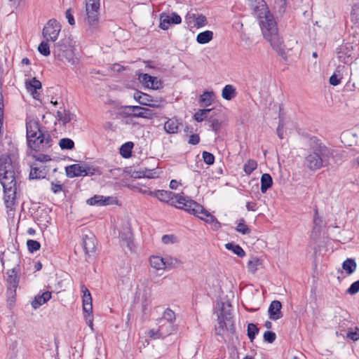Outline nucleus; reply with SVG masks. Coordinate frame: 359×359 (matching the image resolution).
<instances>
[{
    "instance_id": "obj_1",
    "label": "nucleus",
    "mask_w": 359,
    "mask_h": 359,
    "mask_svg": "<svg viewBox=\"0 0 359 359\" xmlns=\"http://www.w3.org/2000/svg\"><path fill=\"white\" fill-rule=\"evenodd\" d=\"M18 163L10 155L0 156V182L4 189V201L6 208L12 210L15 205L21 179Z\"/></svg>"
},
{
    "instance_id": "obj_2",
    "label": "nucleus",
    "mask_w": 359,
    "mask_h": 359,
    "mask_svg": "<svg viewBox=\"0 0 359 359\" xmlns=\"http://www.w3.org/2000/svg\"><path fill=\"white\" fill-rule=\"evenodd\" d=\"M308 154L304 158V165L311 171H316L330 164L334 150L327 147L317 137L309 138Z\"/></svg>"
},
{
    "instance_id": "obj_3",
    "label": "nucleus",
    "mask_w": 359,
    "mask_h": 359,
    "mask_svg": "<svg viewBox=\"0 0 359 359\" xmlns=\"http://www.w3.org/2000/svg\"><path fill=\"white\" fill-rule=\"evenodd\" d=\"M257 18L260 20L259 24L264 38L270 42L273 50L283 55L285 54L283 41L278 34L273 15L268 9L262 13V17Z\"/></svg>"
},
{
    "instance_id": "obj_4",
    "label": "nucleus",
    "mask_w": 359,
    "mask_h": 359,
    "mask_svg": "<svg viewBox=\"0 0 359 359\" xmlns=\"http://www.w3.org/2000/svg\"><path fill=\"white\" fill-rule=\"evenodd\" d=\"M218 325L215 327L216 335L224 339L225 332L231 334L236 333L235 323L231 313V305L228 304L225 305L222 303L219 314L217 316Z\"/></svg>"
},
{
    "instance_id": "obj_5",
    "label": "nucleus",
    "mask_w": 359,
    "mask_h": 359,
    "mask_svg": "<svg viewBox=\"0 0 359 359\" xmlns=\"http://www.w3.org/2000/svg\"><path fill=\"white\" fill-rule=\"evenodd\" d=\"M100 0H86V18L85 23L87 31L93 34L99 30L100 27Z\"/></svg>"
},
{
    "instance_id": "obj_6",
    "label": "nucleus",
    "mask_w": 359,
    "mask_h": 359,
    "mask_svg": "<svg viewBox=\"0 0 359 359\" xmlns=\"http://www.w3.org/2000/svg\"><path fill=\"white\" fill-rule=\"evenodd\" d=\"M53 53L55 58L63 62L74 64V54L69 38H64L54 44Z\"/></svg>"
},
{
    "instance_id": "obj_7",
    "label": "nucleus",
    "mask_w": 359,
    "mask_h": 359,
    "mask_svg": "<svg viewBox=\"0 0 359 359\" xmlns=\"http://www.w3.org/2000/svg\"><path fill=\"white\" fill-rule=\"evenodd\" d=\"M178 206L176 208L184 210L187 212L195 215L203 220V217H206L207 214H210L201 205L188 197L180 196L177 201Z\"/></svg>"
},
{
    "instance_id": "obj_8",
    "label": "nucleus",
    "mask_w": 359,
    "mask_h": 359,
    "mask_svg": "<svg viewBox=\"0 0 359 359\" xmlns=\"http://www.w3.org/2000/svg\"><path fill=\"white\" fill-rule=\"evenodd\" d=\"M27 147L35 152H46L52 146L53 140L48 133H40L38 136L27 140Z\"/></svg>"
},
{
    "instance_id": "obj_9",
    "label": "nucleus",
    "mask_w": 359,
    "mask_h": 359,
    "mask_svg": "<svg viewBox=\"0 0 359 359\" xmlns=\"http://www.w3.org/2000/svg\"><path fill=\"white\" fill-rule=\"evenodd\" d=\"M61 30V25L55 19H50L44 26L42 32L43 36L46 41H55L57 39Z\"/></svg>"
},
{
    "instance_id": "obj_10",
    "label": "nucleus",
    "mask_w": 359,
    "mask_h": 359,
    "mask_svg": "<svg viewBox=\"0 0 359 359\" xmlns=\"http://www.w3.org/2000/svg\"><path fill=\"white\" fill-rule=\"evenodd\" d=\"M149 196L155 197L158 198L160 201L168 203L171 205H174L175 201H173V199L175 198V202L177 203V201L179 197L181 196L176 194L172 191H165V190H156L154 191H149L148 193ZM176 207L177 205H175Z\"/></svg>"
},
{
    "instance_id": "obj_11",
    "label": "nucleus",
    "mask_w": 359,
    "mask_h": 359,
    "mask_svg": "<svg viewBox=\"0 0 359 359\" xmlns=\"http://www.w3.org/2000/svg\"><path fill=\"white\" fill-rule=\"evenodd\" d=\"M83 247L86 255L88 257L93 256L96 249V238L92 233L83 236Z\"/></svg>"
},
{
    "instance_id": "obj_12",
    "label": "nucleus",
    "mask_w": 359,
    "mask_h": 359,
    "mask_svg": "<svg viewBox=\"0 0 359 359\" xmlns=\"http://www.w3.org/2000/svg\"><path fill=\"white\" fill-rule=\"evenodd\" d=\"M252 14L256 17H262L263 13L268 10L264 0H248Z\"/></svg>"
},
{
    "instance_id": "obj_13",
    "label": "nucleus",
    "mask_w": 359,
    "mask_h": 359,
    "mask_svg": "<svg viewBox=\"0 0 359 359\" xmlns=\"http://www.w3.org/2000/svg\"><path fill=\"white\" fill-rule=\"evenodd\" d=\"M26 130L27 140L38 136L40 133H45L41 130L39 122L35 120H30L26 122Z\"/></svg>"
},
{
    "instance_id": "obj_14",
    "label": "nucleus",
    "mask_w": 359,
    "mask_h": 359,
    "mask_svg": "<svg viewBox=\"0 0 359 359\" xmlns=\"http://www.w3.org/2000/svg\"><path fill=\"white\" fill-rule=\"evenodd\" d=\"M282 304L278 300H273L271 302L268 313L269 318L273 320H277L283 317L281 312Z\"/></svg>"
},
{
    "instance_id": "obj_15",
    "label": "nucleus",
    "mask_w": 359,
    "mask_h": 359,
    "mask_svg": "<svg viewBox=\"0 0 359 359\" xmlns=\"http://www.w3.org/2000/svg\"><path fill=\"white\" fill-rule=\"evenodd\" d=\"M48 173L46 166L38 167L35 164L31 166V170L29 175L30 180H39L46 177Z\"/></svg>"
},
{
    "instance_id": "obj_16",
    "label": "nucleus",
    "mask_w": 359,
    "mask_h": 359,
    "mask_svg": "<svg viewBox=\"0 0 359 359\" xmlns=\"http://www.w3.org/2000/svg\"><path fill=\"white\" fill-rule=\"evenodd\" d=\"M181 121L176 117L168 118L164 123V130L168 134H175L178 133Z\"/></svg>"
},
{
    "instance_id": "obj_17",
    "label": "nucleus",
    "mask_w": 359,
    "mask_h": 359,
    "mask_svg": "<svg viewBox=\"0 0 359 359\" xmlns=\"http://www.w3.org/2000/svg\"><path fill=\"white\" fill-rule=\"evenodd\" d=\"M7 287L17 288L20 282V276L15 267L7 271Z\"/></svg>"
},
{
    "instance_id": "obj_18",
    "label": "nucleus",
    "mask_w": 359,
    "mask_h": 359,
    "mask_svg": "<svg viewBox=\"0 0 359 359\" xmlns=\"http://www.w3.org/2000/svg\"><path fill=\"white\" fill-rule=\"evenodd\" d=\"M66 175L69 178L83 176V165L73 164L65 168Z\"/></svg>"
},
{
    "instance_id": "obj_19",
    "label": "nucleus",
    "mask_w": 359,
    "mask_h": 359,
    "mask_svg": "<svg viewBox=\"0 0 359 359\" xmlns=\"http://www.w3.org/2000/svg\"><path fill=\"white\" fill-rule=\"evenodd\" d=\"M51 298V292L46 291L41 294H38L35 297L34 299L32 302V306L34 309H36L41 305L46 303Z\"/></svg>"
},
{
    "instance_id": "obj_20",
    "label": "nucleus",
    "mask_w": 359,
    "mask_h": 359,
    "mask_svg": "<svg viewBox=\"0 0 359 359\" xmlns=\"http://www.w3.org/2000/svg\"><path fill=\"white\" fill-rule=\"evenodd\" d=\"M120 238L121 245L126 246L130 250H132L133 248L134 247L132 233L130 231H128L126 233H121Z\"/></svg>"
},
{
    "instance_id": "obj_21",
    "label": "nucleus",
    "mask_w": 359,
    "mask_h": 359,
    "mask_svg": "<svg viewBox=\"0 0 359 359\" xmlns=\"http://www.w3.org/2000/svg\"><path fill=\"white\" fill-rule=\"evenodd\" d=\"M236 88L230 84L226 85L222 89V97L226 100H231L236 96Z\"/></svg>"
},
{
    "instance_id": "obj_22",
    "label": "nucleus",
    "mask_w": 359,
    "mask_h": 359,
    "mask_svg": "<svg viewBox=\"0 0 359 359\" xmlns=\"http://www.w3.org/2000/svg\"><path fill=\"white\" fill-rule=\"evenodd\" d=\"M357 268V264L354 259L348 258L342 263V269L347 275L353 274Z\"/></svg>"
},
{
    "instance_id": "obj_23",
    "label": "nucleus",
    "mask_w": 359,
    "mask_h": 359,
    "mask_svg": "<svg viewBox=\"0 0 359 359\" xmlns=\"http://www.w3.org/2000/svg\"><path fill=\"white\" fill-rule=\"evenodd\" d=\"M134 99L138 102L141 105L150 104V102H153L154 99L151 95L141 92L134 93Z\"/></svg>"
},
{
    "instance_id": "obj_24",
    "label": "nucleus",
    "mask_w": 359,
    "mask_h": 359,
    "mask_svg": "<svg viewBox=\"0 0 359 359\" xmlns=\"http://www.w3.org/2000/svg\"><path fill=\"white\" fill-rule=\"evenodd\" d=\"M273 185V179L268 173H264L261 177V191L266 193V191Z\"/></svg>"
},
{
    "instance_id": "obj_25",
    "label": "nucleus",
    "mask_w": 359,
    "mask_h": 359,
    "mask_svg": "<svg viewBox=\"0 0 359 359\" xmlns=\"http://www.w3.org/2000/svg\"><path fill=\"white\" fill-rule=\"evenodd\" d=\"M213 37V33L211 31L206 30L198 34L196 41L200 44H205L210 42Z\"/></svg>"
},
{
    "instance_id": "obj_26",
    "label": "nucleus",
    "mask_w": 359,
    "mask_h": 359,
    "mask_svg": "<svg viewBox=\"0 0 359 359\" xmlns=\"http://www.w3.org/2000/svg\"><path fill=\"white\" fill-rule=\"evenodd\" d=\"M164 260H166L164 257L153 256L150 258V264L157 270L163 269L166 268V264H165Z\"/></svg>"
},
{
    "instance_id": "obj_27",
    "label": "nucleus",
    "mask_w": 359,
    "mask_h": 359,
    "mask_svg": "<svg viewBox=\"0 0 359 359\" xmlns=\"http://www.w3.org/2000/svg\"><path fill=\"white\" fill-rule=\"evenodd\" d=\"M133 146L134 144L132 142H127L122 144L120 148L121 155L125 158L130 157L132 155V149Z\"/></svg>"
},
{
    "instance_id": "obj_28",
    "label": "nucleus",
    "mask_w": 359,
    "mask_h": 359,
    "mask_svg": "<svg viewBox=\"0 0 359 359\" xmlns=\"http://www.w3.org/2000/svg\"><path fill=\"white\" fill-rule=\"evenodd\" d=\"M225 247L227 250L233 252V253L239 257H243L245 255V251L239 245L228 243L225 245Z\"/></svg>"
},
{
    "instance_id": "obj_29",
    "label": "nucleus",
    "mask_w": 359,
    "mask_h": 359,
    "mask_svg": "<svg viewBox=\"0 0 359 359\" xmlns=\"http://www.w3.org/2000/svg\"><path fill=\"white\" fill-rule=\"evenodd\" d=\"M27 88L33 95L38 89H41L42 86L41 83L37 80L35 77L32 78L29 81L26 82Z\"/></svg>"
},
{
    "instance_id": "obj_30",
    "label": "nucleus",
    "mask_w": 359,
    "mask_h": 359,
    "mask_svg": "<svg viewBox=\"0 0 359 359\" xmlns=\"http://www.w3.org/2000/svg\"><path fill=\"white\" fill-rule=\"evenodd\" d=\"M16 289L15 287H7L6 297L9 308H11L15 302Z\"/></svg>"
},
{
    "instance_id": "obj_31",
    "label": "nucleus",
    "mask_w": 359,
    "mask_h": 359,
    "mask_svg": "<svg viewBox=\"0 0 359 359\" xmlns=\"http://www.w3.org/2000/svg\"><path fill=\"white\" fill-rule=\"evenodd\" d=\"M259 329L257 325L254 323H249L248 325L247 334L250 341L252 342L255 339L256 335L259 333Z\"/></svg>"
},
{
    "instance_id": "obj_32",
    "label": "nucleus",
    "mask_w": 359,
    "mask_h": 359,
    "mask_svg": "<svg viewBox=\"0 0 359 359\" xmlns=\"http://www.w3.org/2000/svg\"><path fill=\"white\" fill-rule=\"evenodd\" d=\"M212 109H199L194 114V118L197 122H202L208 118V114L212 111Z\"/></svg>"
},
{
    "instance_id": "obj_33",
    "label": "nucleus",
    "mask_w": 359,
    "mask_h": 359,
    "mask_svg": "<svg viewBox=\"0 0 359 359\" xmlns=\"http://www.w3.org/2000/svg\"><path fill=\"white\" fill-rule=\"evenodd\" d=\"M257 168V163L254 159H249L243 165V170L246 175H250Z\"/></svg>"
},
{
    "instance_id": "obj_34",
    "label": "nucleus",
    "mask_w": 359,
    "mask_h": 359,
    "mask_svg": "<svg viewBox=\"0 0 359 359\" xmlns=\"http://www.w3.org/2000/svg\"><path fill=\"white\" fill-rule=\"evenodd\" d=\"M59 146L63 150H72L74 148V142L72 139L65 137L60 140Z\"/></svg>"
},
{
    "instance_id": "obj_35",
    "label": "nucleus",
    "mask_w": 359,
    "mask_h": 359,
    "mask_svg": "<svg viewBox=\"0 0 359 359\" xmlns=\"http://www.w3.org/2000/svg\"><path fill=\"white\" fill-rule=\"evenodd\" d=\"M170 15L165 13H163L160 15V25L159 27L163 30H167L171 24Z\"/></svg>"
},
{
    "instance_id": "obj_36",
    "label": "nucleus",
    "mask_w": 359,
    "mask_h": 359,
    "mask_svg": "<svg viewBox=\"0 0 359 359\" xmlns=\"http://www.w3.org/2000/svg\"><path fill=\"white\" fill-rule=\"evenodd\" d=\"M142 113L136 114L138 118L151 119L157 116V114L154 110L149 108L142 107Z\"/></svg>"
},
{
    "instance_id": "obj_37",
    "label": "nucleus",
    "mask_w": 359,
    "mask_h": 359,
    "mask_svg": "<svg viewBox=\"0 0 359 359\" xmlns=\"http://www.w3.org/2000/svg\"><path fill=\"white\" fill-rule=\"evenodd\" d=\"M213 92L205 91L200 96V102L205 107H208L212 104Z\"/></svg>"
},
{
    "instance_id": "obj_38",
    "label": "nucleus",
    "mask_w": 359,
    "mask_h": 359,
    "mask_svg": "<svg viewBox=\"0 0 359 359\" xmlns=\"http://www.w3.org/2000/svg\"><path fill=\"white\" fill-rule=\"evenodd\" d=\"M83 310L88 316L93 313L92 297L83 298Z\"/></svg>"
},
{
    "instance_id": "obj_39",
    "label": "nucleus",
    "mask_w": 359,
    "mask_h": 359,
    "mask_svg": "<svg viewBox=\"0 0 359 359\" xmlns=\"http://www.w3.org/2000/svg\"><path fill=\"white\" fill-rule=\"evenodd\" d=\"M163 318L172 324L176 319L175 312L169 308L166 309L163 312Z\"/></svg>"
},
{
    "instance_id": "obj_40",
    "label": "nucleus",
    "mask_w": 359,
    "mask_h": 359,
    "mask_svg": "<svg viewBox=\"0 0 359 359\" xmlns=\"http://www.w3.org/2000/svg\"><path fill=\"white\" fill-rule=\"evenodd\" d=\"M103 196L95 195L94 196L88 198L86 201L87 204L90 205L102 206Z\"/></svg>"
},
{
    "instance_id": "obj_41",
    "label": "nucleus",
    "mask_w": 359,
    "mask_h": 359,
    "mask_svg": "<svg viewBox=\"0 0 359 359\" xmlns=\"http://www.w3.org/2000/svg\"><path fill=\"white\" fill-rule=\"evenodd\" d=\"M48 41H42L38 46L39 52L43 56H48L50 54V46Z\"/></svg>"
},
{
    "instance_id": "obj_42",
    "label": "nucleus",
    "mask_w": 359,
    "mask_h": 359,
    "mask_svg": "<svg viewBox=\"0 0 359 359\" xmlns=\"http://www.w3.org/2000/svg\"><path fill=\"white\" fill-rule=\"evenodd\" d=\"M236 231L245 235L250 233V229L248 228V226L245 224L244 219H241L240 222L238 224L236 228Z\"/></svg>"
},
{
    "instance_id": "obj_43",
    "label": "nucleus",
    "mask_w": 359,
    "mask_h": 359,
    "mask_svg": "<svg viewBox=\"0 0 359 359\" xmlns=\"http://www.w3.org/2000/svg\"><path fill=\"white\" fill-rule=\"evenodd\" d=\"M27 245L28 250L30 252H34L39 250L41 247L40 243L35 240H28L27 241Z\"/></svg>"
},
{
    "instance_id": "obj_44",
    "label": "nucleus",
    "mask_w": 359,
    "mask_h": 359,
    "mask_svg": "<svg viewBox=\"0 0 359 359\" xmlns=\"http://www.w3.org/2000/svg\"><path fill=\"white\" fill-rule=\"evenodd\" d=\"M153 90H158L163 88V82L156 76H151L149 87Z\"/></svg>"
},
{
    "instance_id": "obj_45",
    "label": "nucleus",
    "mask_w": 359,
    "mask_h": 359,
    "mask_svg": "<svg viewBox=\"0 0 359 359\" xmlns=\"http://www.w3.org/2000/svg\"><path fill=\"white\" fill-rule=\"evenodd\" d=\"M151 79V76L148 74L141 73L138 76L140 82L147 88L149 87Z\"/></svg>"
},
{
    "instance_id": "obj_46",
    "label": "nucleus",
    "mask_w": 359,
    "mask_h": 359,
    "mask_svg": "<svg viewBox=\"0 0 359 359\" xmlns=\"http://www.w3.org/2000/svg\"><path fill=\"white\" fill-rule=\"evenodd\" d=\"M202 157H203V161L207 165H212L215 162V156L210 152H208L206 151H203Z\"/></svg>"
},
{
    "instance_id": "obj_47",
    "label": "nucleus",
    "mask_w": 359,
    "mask_h": 359,
    "mask_svg": "<svg viewBox=\"0 0 359 359\" xmlns=\"http://www.w3.org/2000/svg\"><path fill=\"white\" fill-rule=\"evenodd\" d=\"M63 189V184L58 180L52 181L50 183V190L54 194H58Z\"/></svg>"
},
{
    "instance_id": "obj_48",
    "label": "nucleus",
    "mask_w": 359,
    "mask_h": 359,
    "mask_svg": "<svg viewBox=\"0 0 359 359\" xmlns=\"http://www.w3.org/2000/svg\"><path fill=\"white\" fill-rule=\"evenodd\" d=\"M98 172V169L94 167L89 166L87 164H83V176L93 175Z\"/></svg>"
},
{
    "instance_id": "obj_49",
    "label": "nucleus",
    "mask_w": 359,
    "mask_h": 359,
    "mask_svg": "<svg viewBox=\"0 0 359 359\" xmlns=\"http://www.w3.org/2000/svg\"><path fill=\"white\" fill-rule=\"evenodd\" d=\"M261 264V261L257 258H253L249 260L248 263V268L251 271L255 272L257 270V266Z\"/></svg>"
},
{
    "instance_id": "obj_50",
    "label": "nucleus",
    "mask_w": 359,
    "mask_h": 359,
    "mask_svg": "<svg viewBox=\"0 0 359 359\" xmlns=\"http://www.w3.org/2000/svg\"><path fill=\"white\" fill-rule=\"evenodd\" d=\"M144 172L145 174L144 178L153 179L158 177V173L156 169H148L144 168Z\"/></svg>"
},
{
    "instance_id": "obj_51",
    "label": "nucleus",
    "mask_w": 359,
    "mask_h": 359,
    "mask_svg": "<svg viewBox=\"0 0 359 359\" xmlns=\"http://www.w3.org/2000/svg\"><path fill=\"white\" fill-rule=\"evenodd\" d=\"M263 337L266 342L271 344L276 340V334L272 331H266Z\"/></svg>"
},
{
    "instance_id": "obj_52",
    "label": "nucleus",
    "mask_w": 359,
    "mask_h": 359,
    "mask_svg": "<svg viewBox=\"0 0 359 359\" xmlns=\"http://www.w3.org/2000/svg\"><path fill=\"white\" fill-rule=\"evenodd\" d=\"M32 157L37 161L39 162H47L51 160L50 156L48 154H35L32 155Z\"/></svg>"
},
{
    "instance_id": "obj_53",
    "label": "nucleus",
    "mask_w": 359,
    "mask_h": 359,
    "mask_svg": "<svg viewBox=\"0 0 359 359\" xmlns=\"http://www.w3.org/2000/svg\"><path fill=\"white\" fill-rule=\"evenodd\" d=\"M358 292H359V280L353 283L346 290V292L351 295L355 294Z\"/></svg>"
},
{
    "instance_id": "obj_54",
    "label": "nucleus",
    "mask_w": 359,
    "mask_h": 359,
    "mask_svg": "<svg viewBox=\"0 0 359 359\" xmlns=\"http://www.w3.org/2000/svg\"><path fill=\"white\" fill-rule=\"evenodd\" d=\"M166 260H164L165 264H166V267H176L179 264L181 263L180 260L173 257H164Z\"/></svg>"
},
{
    "instance_id": "obj_55",
    "label": "nucleus",
    "mask_w": 359,
    "mask_h": 359,
    "mask_svg": "<svg viewBox=\"0 0 359 359\" xmlns=\"http://www.w3.org/2000/svg\"><path fill=\"white\" fill-rule=\"evenodd\" d=\"M117 203L118 200L115 197L103 196L102 206L117 204Z\"/></svg>"
},
{
    "instance_id": "obj_56",
    "label": "nucleus",
    "mask_w": 359,
    "mask_h": 359,
    "mask_svg": "<svg viewBox=\"0 0 359 359\" xmlns=\"http://www.w3.org/2000/svg\"><path fill=\"white\" fill-rule=\"evenodd\" d=\"M74 118V114H72L69 110L64 109L63 110V119L62 123L63 125H66L67 123L70 122Z\"/></svg>"
},
{
    "instance_id": "obj_57",
    "label": "nucleus",
    "mask_w": 359,
    "mask_h": 359,
    "mask_svg": "<svg viewBox=\"0 0 359 359\" xmlns=\"http://www.w3.org/2000/svg\"><path fill=\"white\" fill-rule=\"evenodd\" d=\"M162 242L164 244H170V243H174L177 241L176 236L174 235H164L162 236L161 238Z\"/></svg>"
},
{
    "instance_id": "obj_58",
    "label": "nucleus",
    "mask_w": 359,
    "mask_h": 359,
    "mask_svg": "<svg viewBox=\"0 0 359 359\" xmlns=\"http://www.w3.org/2000/svg\"><path fill=\"white\" fill-rule=\"evenodd\" d=\"M129 110H131V114L126 113L128 115H131V117L138 118L136 114L142 113V107L140 106H133L132 107H127Z\"/></svg>"
},
{
    "instance_id": "obj_59",
    "label": "nucleus",
    "mask_w": 359,
    "mask_h": 359,
    "mask_svg": "<svg viewBox=\"0 0 359 359\" xmlns=\"http://www.w3.org/2000/svg\"><path fill=\"white\" fill-rule=\"evenodd\" d=\"M165 104V101L163 99H161L159 100H154L153 102H150V104H148L147 106L153 108H162L164 107Z\"/></svg>"
},
{
    "instance_id": "obj_60",
    "label": "nucleus",
    "mask_w": 359,
    "mask_h": 359,
    "mask_svg": "<svg viewBox=\"0 0 359 359\" xmlns=\"http://www.w3.org/2000/svg\"><path fill=\"white\" fill-rule=\"evenodd\" d=\"M356 331H348L346 334V337L353 341L359 339V330L358 327L355 328Z\"/></svg>"
},
{
    "instance_id": "obj_61",
    "label": "nucleus",
    "mask_w": 359,
    "mask_h": 359,
    "mask_svg": "<svg viewBox=\"0 0 359 359\" xmlns=\"http://www.w3.org/2000/svg\"><path fill=\"white\" fill-rule=\"evenodd\" d=\"M206 22H207L206 18H205V16H204L203 15H200L196 18V25L198 27L204 26L206 24Z\"/></svg>"
},
{
    "instance_id": "obj_62",
    "label": "nucleus",
    "mask_w": 359,
    "mask_h": 359,
    "mask_svg": "<svg viewBox=\"0 0 359 359\" xmlns=\"http://www.w3.org/2000/svg\"><path fill=\"white\" fill-rule=\"evenodd\" d=\"M200 142V137L198 134H192L189 136L188 143L192 145L198 144Z\"/></svg>"
},
{
    "instance_id": "obj_63",
    "label": "nucleus",
    "mask_w": 359,
    "mask_h": 359,
    "mask_svg": "<svg viewBox=\"0 0 359 359\" xmlns=\"http://www.w3.org/2000/svg\"><path fill=\"white\" fill-rule=\"evenodd\" d=\"M210 127L213 131H215L216 133H218L221 128V123L219 121V120L214 119L212 121Z\"/></svg>"
},
{
    "instance_id": "obj_64",
    "label": "nucleus",
    "mask_w": 359,
    "mask_h": 359,
    "mask_svg": "<svg viewBox=\"0 0 359 359\" xmlns=\"http://www.w3.org/2000/svg\"><path fill=\"white\" fill-rule=\"evenodd\" d=\"M171 22L172 24L178 25L182 22L181 17L177 13H172L170 16Z\"/></svg>"
}]
</instances>
